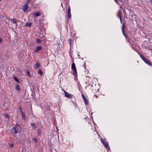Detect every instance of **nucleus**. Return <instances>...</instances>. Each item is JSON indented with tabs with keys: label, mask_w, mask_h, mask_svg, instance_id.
<instances>
[{
	"label": "nucleus",
	"mask_w": 152,
	"mask_h": 152,
	"mask_svg": "<svg viewBox=\"0 0 152 152\" xmlns=\"http://www.w3.org/2000/svg\"><path fill=\"white\" fill-rule=\"evenodd\" d=\"M71 69L72 71L71 72L74 75H77V70L76 68L75 64L74 63H73L71 65Z\"/></svg>",
	"instance_id": "obj_2"
},
{
	"label": "nucleus",
	"mask_w": 152,
	"mask_h": 152,
	"mask_svg": "<svg viewBox=\"0 0 152 152\" xmlns=\"http://www.w3.org/2000/svg\"><path fill=\"white\" fill-rule=\"evenodd\" d=\"M115 2L117 4H119V2H118V0H114Z\"/></svg>",
	"instance_id": "obj_31"
},
{
	"label": "nucleus",
	"mask_w": 152,
	"mask_h": 152,
	"mask_svg": "<svg viewBox=\"0 0 152 152\" xmlns=\"http://www.w3.org/2000/svg\"><path fill=\"white\" fill-rule=\"evenodd\" d=\"M120 1H121V0H119Z\"/></svg>",
	"instance_id": "obj_39"
},
{
	"label": "nucleus",
	"mask_w": 152,
	"mask_h": 152,
	"mask_svg": "<svg viewBox=\"0 0 152 152\" xmlns=\"http://www.w3.org/2000/svg\"><path fill=\"white\" fill-rule=\"evenodd\" d=\"M68 18L69 19L70 18L71 16V12H68Z\"/></svg>",
	"instance_id": "obj_21"
},
{
	"label": "nucleus",
	"mask_w": 152,
	"mask_h": 152,
	"mask_svg": "<svg viewBox=\"0 0 152 152\" xmlns=\"http://www.w3.org/2000/svg\"><path fill=\"white\" fill-rule=\"evenodd\" d=\"M65 96L67 98H71L73 96V95L71 94H70L64 91Z\"/></svg>",
	"instance_id": "obj_6"
},
{
	"label": "nucleus",
	"mask_w": 152,
	"mask_h": 152,
	"mask_svg": "<svg viewBox=\"0 0 152 152\" xmlns=\"http://www.w3.org/2000/svg\"><path fill=\"white\" fill-rule=\"evenodd\" d=\"M14 146V145L13 143L10 144L9 145V147L11 148H12Z\"/></svg>",
	"instance_id": "obj_24"
},
{
	"label": "nucleus",
	"mask_w": 152,
	"mask_h": 152,
	"mask_svg": "<svg viewBox=\"0 0 152 152\" xmlns=\"http://www.w3.org/2000/svg\"><path fill=\"white\" fill-rule=\"evenodd\" d=\"M21 115H22L23 118V119H25L26 118V117L25 114L24 113H23V112L22 111V113H21Z\"/></svg>",
	"instance_id": "obj_14"
},
{
	"label": "nucleus",
	"mask_w": 152,
	"mask_h": 152,
	"mask_svg": "<svg viewBox=\"0 0 152 152\" xmlns=\"http://www.w3.org/2000/svg\"><path fill=\"white\" fill-rule=\"evenodd\" d=\"M34 16L35 17H38L40 15V13L39 12H35L34 13Z\"/></svg>",
	"instance_id": "obj_11"
},
{
	"label": "nucleus",
	"mask_w": 152,
	"mask_h": 152,
	"mask_svg": "<svg viewBox=\"0 0 152 152\" xmlns=\"http://www.w3.org/2000/svg\"><path fill=\"white\" fill-rule=\"evenodd\" d=\"M68 42L69 43L70 45L71 44V40L70 39H69L68 40Z\"/></svg>",
	"instance_id": "obj_30"
},
{
	"label": "nucleus",
	"mask_w": 152,
	"mask_h": 152,
	"mask_svg": "<svg viewBox=\"0 0 152 152\" xmlns=\"http://www.w3.org/2000/svg\"><path fill=\"white\" fill-rule=\"evenodd\" d=\"M30 1V0H27L26 1V3H27V4H28L29 3Z\"/></svg>",
	"instance_id": "obj_32"
},
{
	"label": "nucleus",
	"mask_w": 152,
	"mask_h": 152,
	"mask_svg": "<svg viewBox=\"0 0 152 152\" xmlns=\"http://www.w3.org/2000/svg\"><path fill=\"white\" fill-rule=\"evenodd\" d=\"M82 96L83 97V99L86 97H85V96L83 94L82 95Z\"/></svg>",
	"instance_id": "obj_35"
},
{
	"label": "nucleus",
	"mask_w": 152,
	"mask_h": 152,
	"mask_svg": "<svg viewBox=\"0 0 152 152\" xmlns=\"http://www.w3.org/2000/svg\"><path fill=\"white\" fill-rule=\"evenodd\" d=\"M36 143L37 142V139L36 138H35L33 140Z\"/></svg>",
	"instance_id": "obj_29"
},
{
	"label": "nucleus",
	"mask_w": 152,
	"mask_h": 152,
	"mask_svg": "<svg viewBox=\"0 0 152 152\" xmlns=\"http://www.w3.org/2000/svg\"><path fill=\"white\" fill-rule=\"evenodd\" d=\"M38 73V74H40L41 75H42L43 74L42 71L40 69H39Z\"/></svg>",
	"instance_id": "obj_16"
},
{
	"label": "nucleus",
	"mask_w": 152,
	"mask_h": 152,
	"mask_svg": "<svg viewBox=\"0 0 152 152\" xmlns=\"http://www.w3.org/2000/svg\"><path fill=\"white\" fill-rule=\"evenodd\" d=\"M83 99L84 100L85 104L86 105H87L88 104V101L87 98L86 97L85 98Z\"/></svg>",
	"instance_id": "obj_9"
},
{
	"label": "nucleus",
	"mask_w": 152,
	"mask_h": 152,
	"mask_svg": "<svg viewBox=\"0 0 152 152\" xmlns=\"http://www.w3.org/2000/svg\"><path fill=\"white\" fill-rule=\"evenodd\" d=\"M20 126L17 124L11 129V132L13 134H16L20 132Z\"/></svg>",
	"instance_id": "obj_1"
},
{
	"label": "nucleus",
	"mask_w": 152,
	"mask_h": 152,
	"mask_svg": "<svg viewBox=\"0 0 152 152\" xmlns=\"http://www.w3.org/2000/svg\"><path fill=\"white\" fill-rule=\"evenodd\" d=\"M101 140L102 143L103 142V141H104V140H103L101 138Z\"/></svg>",
	"instance_id": "obj_34"
},
{
	"label": "nucleus",
	"mask_w": 152,
	"mask_h": 152,
	"mask_svg": "<svg viewBox=\"0 0 152 152\" xmlns=\"http://www.w3.org/2000/svg\"><path fill=\"white\" fill-rule=\"evenodd\" d=\"M5 116L7 118H9V116L8 114H6Z\"/></svg>",
	"instance_id": "obj_28"
},
{
	"label": "nucleus",
	"mask_w": 152,
	"mask_h": 152,
	"mask_svg": "<svg viewBox=\"0 0 152 152\" xmlns=\"http://www.w3.org/2000/svg\"><path fill=\"white\" fill-rule=\"evenodd\" d=\"M129 42L130 44H131V43H130V42L129 41Z\"/></svg>",
	"instance_id": "obj_40"
},
{
	"label": "nucleus",
	"mask_w": 152,
	"mask_h": 152,
	"mask_svg": "<svg viewBox=\"0 0 152 152\" xmlns=\"http://www.w3.org/2000/svg\"><path fill=\"white\" fill-rule=\"evenodd\" d=\"M32 24L31 23H26L25 24L24 26L25 27H30L31 26Z\"/></svg>",
	"instance_id": "obj_10"
},
{
	"label": "nucleus",
	"mask_w": 152,
	"mask_h": 152,
	"mask_svg": "<svg viewBox=\"0 0 152 152\" xmlns=\"http://www.w3.org/2000/svg\"><path fill=\"white\" fill-rule=\"evenodd\" d=\"M31 126L32 127H33L35 129V128H36V127H37L36 126L34 123H33V124H31Z\"/></svg>",
	"instance_id": "obj_20"
},
{
	"label": "nucleus",
	"mask_w": 152,
	"mask_h": 152,
	"mask_svg": "<svg viewBox=\"0 0 152 152\" xmlns=\"http://www.w3.org/2000/svg\"><path fill=\"white\" fill-rule=\"evenodd\" d=\"M124 27H125V24L124 23H123L122 26V33L123 35L126 38H127V36L126 34L125 33V30H124Z\"/></svg>",
	"instance_id": "obj_5"
},
{
	"label": "nucleus",
	"mask_w": 152,
	"mask_h": 152,
	"mask_svg": "<svg viewBox=\"0 0 152 152\" xmlns=\"http://www.w3.org/2000/svg\"><path fill=\"white\" fill-rule=\"evenodd\" d=\"M36 41L37 43H40L41 41L39 38H37L36 39Z\"/></svg>",
	"instance_id": "obj_19"
},
{
	"label": "nucleus",
	"mask_w": 152,
	"mask_h": 152,
	"mask_svg": "<svg viewBox=\"0 0 152 152\" xmlns=\"http://www.w3.org/2000/svg\"><path fill=\"white\" fill-rule=\"evenodd\" d=\"M39 66V63L38 62H37L35 65V66L36 68H37Z\"/></svg>",
	"instance_id": "obj_15"
},
{
	"label": "nucleus",
	"mask_w": 152,
	"mask_h": 152,
	"mask_svg": "<svg viewBox=\"0 0 152 152\" xmlns=\"http://www.w3.org/2000/svg\"><path fill=\"white\" fill-rule=\"evenodd\" d=\"M98 96H96V98H97Z\"/></svg>",
	"instance_id": "obj_41"
},
{
	"label": "nucleus",
	"mask_w": 152,
	"mask_h": 152,
	"mask_svg": "<svg viewBox=\"0 0 152 152\" xmlns=\"http://www.w3.org/2000/svg\"><path fill=\"white\" fill-rule=\"evenodd\" d=\"M141 56V58L146 64L150 66H152V63L146 58L144 56Z\"/></svg>",
	"instance_id": "obj_3"
},
{
	"label": "nucleus",
	"mask_w": 152,
	"mask_h": 152,
	"mask_svg": "<svg viewBox=\"0 0 152 152\" xmlns=\"http://www.w3.org/2000/svg\"><path fill=\"white\" fill-rule=\"evenodd\" d=\"M137 53H138V54L140 56V57L141 58V57H142L141 56H144L142 54L141 55L138 51Z\"/></svg>",
	"instance_id": "obj_27"
},
{
	"label": "nucleus",
	"mask_w": 152,
	"mask_h": 152,
	"mask_svg": "<svg viewBox=\"0 0 152 152\" xmlns=\"http://www.w3.org/2000/svg\"><path fill=\"white\" fill-rule=\"evenodd\" d=\"M11 22L14 24L16 23V20L15 18H13L11 19Z\"/></svg>",
	"instance_id": "obj_12"
},
{
	"label": "nucleus",
	"mask_w": 152,
	"mask_h": 152,
	"mask_svg": "<svg viewBox=\"0 0 152 152\" xmlns=\"http://www.w3.org/2000/svg\"><path fill=\"white\" fill-rule=\"evenodd\" d=\"M75 75V80H77V75Z\"/></svg>",
	"instance_id": "obj_33"
},
{
	"label": "nucleus",
	"mask_w": 152,
	"mask_h": 152,
	"mask_svg": "<svg viewBox=\"0 0 152 152\" xmlns=\"http://www.w3.org/2000/svg\"><path fill=\"white\" fill-rule=\"evenodd\" d=\"M3 39L1 37H0V43H2L3 42Z\"/></svg>",
	"instance_id": "obj_25"
},
{
	"label": "nucleus",
	"mask_w": 152,
	"mask_h": 152,
	"mask_svg": "<svg viewBox=\"0 0 152 152\" xmlns=\"http://www.w3.org/2000/svg\"><path fill=\"white\" fill-rule=\"evenodd\" d=\"M13 78L14 79V80H15L17 83H20V81L15 76H13Z\"/></svg>",
	"instance_id": "obj_13"
},
{
	"label": "nucleus",
	"mask_w": 152,
	"mask_h": 152,
	"mask_svg": "<svg viewBox=\"0 0 152 152\" xmlns=\"http://www.w3.org/2000/svg\"><path fill=\"white\" fill-rule=\"evenodd\" d=\"M71 12V9L70 7H69L68 9V12Z\"/></svg>",
	"instance_id": "obj_23"
},
{
	"label": "nucleus",
	"mask_w": 152,
	"mask_h": 152,
	"mask_svg": "<svg viewBox=\"0 0 152 152\" xmlns=\"http://www.w3.org/2000/svg\"><path fill=\"white\" fill-rule=\"evenodd\" d=\"M37 134L38 135L40 136L41 135V132L40 129H38L37 130Z\"/></svg>",
	"instance_id": "obj_18"
},
{
	"label": "nucleus",
	"mask_w": 152,
	"mask_h": 152,
	"mask_svg": "<svg viewBox=\"0 0 152 152\" xmlns=\"http://www.w3.org/2000/svg\"><path fill=\"white\" fill-rule=\"evenodd\" d=\"M151 5L152 6V0H151Z\"/></svg>",
	"instance_id": "obj_37"
},
{
	"label": "nucleus",
	"mask_w": 152,
	"mask_h": 152,
	"mask_svg": "<svg viewBox=\"0 0 152 152\" xmlns=\"http://www.w3.org/2000/svg\"><path fill=\"white\" fill-rule=\"evenodd\" d=\"M42 49V47L41 46H37L36 49L34 50V51L35 53L37 52L39 50Z\"/></svg>",
	"instance_id": "obj_7"
},
{
	"label": "nucleus",
	"mask_w": 152,
	"mask_h": 152,
	"mask_svg": "<svg viewBox=\"0 0 152 152\" xmlns=\"http://www.w3.org/2000/svg\"><path fill=\"white\" fill-rule=\"evenodd\" d=\"M121 8H122V7L121 6Z\"/></svg>",
	"instance_id": "obj_42"
},
{
	"label": "nucleus",
	"mask_w": 152,
	"mask_h": 152,
	"mask_svg": "<svg viewBox=\"0 0 152 152\" xmlns=\"http://www.w3.org/2000/svg\"><path fill=\"white\" fill-rule=\"evenodd\" d=\"M28 5L27 4H24L23 6V10L24 12H26Z\"/></svg>",
	"instance_id": "obj_8"
},
{
	"label": "nucleus",
	"mask_w": 152,
	"mask_h": 152,
	"mask_svg": "<svg viewBox=\"0 0 152 152\" xmlns=\"http://www.w3.org/2000/svg\"><path fill=\"white\" fill-rule=\"evenodd\" d=\"M105 148L107 149L108 151L110 150V148L109 146L108 143L106 141H104L102 142Z\"/></svg>",
	"instance_id": "obj_4"
},
{
	"label": "nucleus",
	"mask_w": 152,
	"mask_h": 152,
	"mask_svg": "<svg viewBox=\"0 0 152 152\" xmlns=\"http://www.w3.org/2000/svg\"><path fill=\"white\" fill-rule=\"evenodd\" d=\"M20 110L21 112L22 113V109H21V107H20Z\"/></svg>",
	"instance_id": "obj_36"
},
{
	"label": "nucleus",
	"mask_w": 152,
	"mask_h": 152,
	"mask_svg": "<svg viewBox=\"0 0 152 152\" xmlns=\"http://www.w3.org/2000/svg\"><path fill=\"white\" fill-rule=\"evenodd\" d=\"M16 90H18V91L20 90V87H19V86L18 85H16Z\"/></svg>",
	"instance_id": "obj_22"
},
{
	"label": "nucleus",
	"mask_w": 152,
	"mask_h": 152,
	"mask_svg": "<svg viewBox=\"0 0 152 152\" xmlns=\"http://www.w3.org/2000/svg\"><path fill=\"white\" fill-rule=\"evenodd\" d=\"M118 12H119V15H119V18L121 22V23H122V19H121V12H120L119 11V10H118Z\"/></svg>",
	"instance_id": "obj_17"
},
{
	"label": "nucleus",
	"mask_w": 152,
	"mask_h": 152,
	"mask_svg": "<svg viewBox=\"0 0 152 152\" xmlns=\"http://www.w3.org/2000/svg\"><path fill=\"white\" fill-rule=\"evenodd\" d=\"M27 74L28 76H30V77H31V75H30L29 71H27Z\"/></svg>",
	"instance_id": "obj_26"
},
{
	"label": "nucleus",
	"mask_w": 152,
	"mask_h": 152,
	"mask_svg": "<svg viewBox=\"0 0 152 152\" xmlns=\"http://www.w3.org/2000/svg\"><path fill=\"white\" fill-rule=\"evenodd\" d=\"M134 50L136 52H138V51L137 50Z\"/></svg>",
	"instance_id": "obj_38"
}]
</instances>
